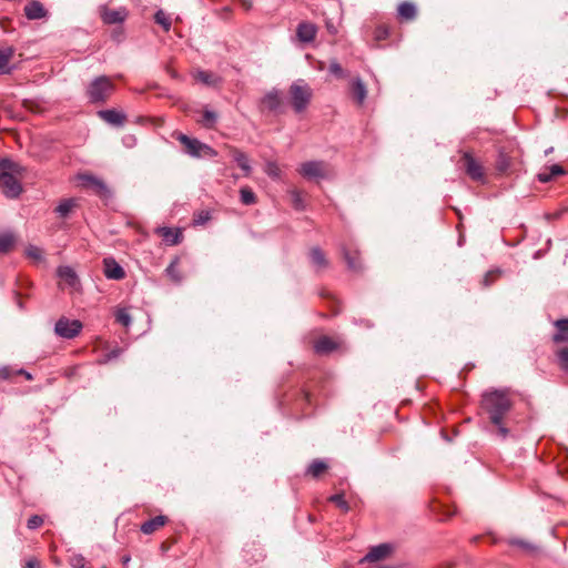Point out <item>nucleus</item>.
I'll list each match as a JSON object with an SVG mask.
<instances>
[{
  "instance_id": "1",
  "label": "nucleus",
  "mask_w": 568,
  "mask_h": 568,
  "mask_svg": "<svg viewBox=\"0 0 568 568\" xmlns=\"http://www.w3.org/2000/svg\"><path fill=\"white\" fill-rule=\"evenodd\" d=\"M514 402L510 397V390L505 389H489L481 396V407L488 414L491 424H494L499 435L506 438L509 434L503 420L507 413L513 408Z\"/></svg>"
},
{
  "instance_id": "2",
  "label": "nucleus",
  "mask_w": 568,
  "mask_h": 568,
  "mask_svg": "<svg viewBox=\"0 0 568 568\" xmlns=\"http://www.w3.org/2000/svg\"><path fill=\"white\" fill-rule=\"evenodd\" d=\"M27 169L9 158L0 159V192L8 199H18L23 192Z\"/></svg>"
},
{
  "instance_id": "3",
  "label": "nucleus",
  "mask_w": 568,
  "mask_h": 568,
  "mask_svg": "<svg viewBox=\"0 0 568 568\" xmlns=\"http://www.w3.org/2000/svg\"><path fill=\"white\" fill-rule=\"evenodd\" d=\"M114 91V84L110 78L101 75L90 82L87 88V97L91 103H103Z\"/></svg>"
},
{
  "instance_id": "4",
  "label": "nucleus",
  "mask_w": 568,
  "mask_h": 568,
  "mask_svg": "<svg viewBox=\"0 0 568 568\" xmlns=\"http://www.w3.org/2000/svg\"><path fill=\"white\" fill-rule=\"evenodd\" d=\"M312 94V89L303 80H298L290 87L291 103L296 113L306 110L311 102Z\"/></svg>"
},
{
  "instance_id": "5",
  "label": "nucleus",
  "mask_w": 568,
  "mask_h": 568,
  "mask_svg": "<svg viewBox=\"0 0 568 568\" xmlns=\"http://www.w3.org/2000/svg\"><path fill=\"white\" fill-rule=\"evenodd\" d=\"M176 140L184 145L185 153L192 158H214L217 155L213 148L186 134L179 133Z\"/></svg>"
},
{
  "instance_id": "6",
  "label": "nucleus",
  "mask_w": 568,
  "mask_h": 568,
  "mask_svg": "<svg viewBox=\"0 0 568 568\" xmlns=\"http://www.w3.org/2000/svg\"><path fill=\"white\" fill-rule=\"evenodd\" d=\"M80 185L82 187L92 190L100 199L103 201H109L112 199V192L105 182L98 176L89 173L79 174L77 176Z\"/></svg>"
},
{
  "instance_id": "7",
  "label": "nucleus",
  "mask_w": 568,
  "mask_h": 568,
  "mask_svg": "<svg viewBox=\"0 0 568 568\" xmlns=\"http://www.w3.org/2000/svg\"><path fill=\"white\" fill-rule=\"evenodd\" d=\"M298 173L307 180L328 178L331 170L324 161H307L300 165Z\"/></svg>"
},
{
  "instance_id": "8",
  "label": "nucleus",
  "mask_w": 568,
  "mask_h": 568,
  "mask_svg": "<svg viewBox=\"0 0 568 568\" xmlns=\"http://www.w3.org/2000/svg\"><path fill=\"white\" fill-rule=\"evenodd\" d=\"M82 328L81 321L62 316L55 322L54 333L61 338L73 339L81 333Z\"/></svg>"
},
{
  "instance_id": "9",
  "label": "nucleus",
  "mask_w": 568,
  "mask_h": 568,
  "mask_svg": "<svg viewBox=\"0 0 568 568\" xmlns=\"http://www.w3.org/2000/svg\"><path fill=\"white\" fill-rule=\"evenodd\" d=\"M100 16L104 23L116 24L124 22L129 16V12L124 7L111 9L106 6H102L100 8Z\"/></svg>"
},
{
  "instance_id": "10",
  "label": "nucleus",
  "mask_w": 568,
  "mask_h": 568,
  "mask_svg": "<svg viewBox=\"0 0 568 568\" xmlns=\"http://www.w3.org/2000/svg\"><path fill=\"white\" fill-rule=\"evenodd\" d=\"M463 162L466 173L475 181L484 179V170L481 164L473 156L470 152L463 153Z\"/></svg>"
},
{
  "instance_id": "11",
  "label": "nucleus",
  "mask_w": 568,
  "mask_h": 568,
  "mask_svg": "<svg viewBox=\"0 0 568 568\" xmlns=\"http://www.w3.org/2000/svg\"><path fill=\"white\" fill-rule=\"evenodd\" d=\"M57 274L60 280L64 283L65 286L71 288L72 291L80 290V280L77 275L75 271L70 266H60L57 270Z\"/></svg>"
},
{
  "instance_id": "12",
  "label": "nucleus",
  "mask_w": 568,
  "mask_h": 568,
  "mask_svg": "<svg viewBox=\"0 0 568 568\" xmlns=\"http://www.w3.org/2000/svg\"><path fill=\"white\" fill-rule=\"evenodd\" d=\"M103 272L109 280H122L125 276L123 267L112 257L103 260Z\"/></svg>"
},
{
  "instance_id": "13",
  "label": "nucleus",
  "mask_w": 568,
  "mask_h": 568,
  "mask_svg": "<svg viewBox=\"0 0 568 568\" xmlns=\"http://www.w3.org/2000/svg\"><path fill=\"white\" fill-rule=\"evenodd\" d=\"M393 547L389 544H379L372 547L362 561L375 562L383 560L390 555Z\"/></svg>"
},
{
  "instance_id": "14",
  "label": "nucleus",
  "mask_w": 568,
  "mask_h": 568,
  "mask_svg": "<svg viewBox=\"0 0 568 568\" xmlns=\"http://www.w3.org/2000/svg\"><path fill=\"white\" fill-rule=\"evenodd\" d=\"M317 34V27L307 21L298 23L296 28V37L303 43H310L315 40Z\"/></svg>"
},
{
  "instance_id": "15",
  "label": "nucleus",
  "mask_w": 568,
  "mask_h": 568,
  "mask_svg": "<svg viewBox=\"0 0 568 568\" xmlns=\"http://www.w3.org/2000/svg\"><path fill=\"white\" fill-rule=\"evenodd\" d=\"M230 155L236 162V164L241 168V170L244 172V175L248 176L252 172V166L250 164L248 156L241 150L230 146Z\"/></svg>"
},
{
  "instance_id": "16",
  "label": "nucleus",
  "mask_w": 568,
  "mask_h": 568,
  "mask_svg": "<svg viewBox=\"0 0 568 568\" xmlns=\"http://www.w3.org/2000/svg\"><path fill=\"white\" fill-rule=\"evenodd\" d=\"M98 115L106 123L115 125V126H122L126 119L124 113L119 112L114 109L101 110L98 112Z\"/></svg>"
},
{
  "instance_id": "17",
  "label": "nucleus",
  "mask_w": 568,
  "mask_h": 568,
  "mask_svg": "<svg viewBox=\"0 0 568 568\" xmlns=\"http://www.w3.org/2000/svg\"><path fill=\"white\" fill-rule=\"evenodd\" d=\"M338 348V344L328 336L320 337L314 344V351L320 355H327Z\"/></svg>"
},
{
  "instance_id": "18",
  "label": "nucleus",
  "mask_w": 568,
  "mask_h": 568,
  "mask_svg": "<svg viewBox=\"0 0 568 568\" xmlns=\"http://www.w3.org/2000/svg\"><path fill=\"white\" fill-rule=\"evenodd\" d=\"M168 523V517L163 515L155 516L141 525V531L151 535L162 528Z\"/></svg>"
},
{
  "instance_id": "19",
  "label": "nucleus",
  "mask_w": 568,
  "mask_h": 568,
  "mask_svg": "<svg viewBox=\"0 0 568 568\" xmlns=\"http://www.w3.org/2000/svg\"><path fill=\"white\" fill-rule=\"evenodd\" d=\"M156 233L168 245H176L181 242L182 233L180 230H172L170 227L163 226L156 229Z\"/></svg>"
},
{
  "instance_id": "20",
  "label": "nucleus",
  "mask_w": 568,
  "mask_h": 568,
  "mask_svg": "<svg viewBox=\"0 0 568 568\" xmlns=\"http://www.w3.org/2000/svg\"><path fill=\"white\" fill-rule=\"evenodd\" d=\"M351 88L356 103L358 105H363L367 97V89L365 83L359 78H355L351 83Z\"/></svg>"
},
{
  "instance_id": "21",
  "label": "nucleus",
  "mask_w": 568,
  "mask_h": 568,
  "mask_svg": "<svg viewBox=\"0 0 568 568\" xmlns=\"http://www.w3.org/2000/svg\"><path fill=\"white\" fill-rule=\"evenodd\" d=\"M261 103H262L263 108H265L270 111H277L282 103L278 91L272 90L268 93H266L263 97Z\"/></svg>"
},
{
  "instance_id": "22",
  "label": "nucleus",
  "mask_w": 568,
  "mask_h": 568,
  "mask_svg": "<svg viewBox=\"0 0 568 568\" xmlns=\"http://www.w3.org/2000/svg\"><path fill=\"white\" fill-rule=\"evenodd\" d=\"M310 258H311L313 266L317 271L324 270L328 266V261H327L324 252L320 247L311 248Z\"/></svg>"
},
{
  "instance_id": "23",
  "label": "nucleus",
  "mask_w": 568,
  "mask_h": 568,
  "mask_svg": "<svg viewBox=\"0 0 568 568\" xmlns=\"http://www.w3.org/2000/svg\"><path fill=\"white\" fill-rule=\"evenodd\" d=\"M565 170L559 164H552L549 168H546L544 171L538 173V181L541 183L550 182L555 176L562 175Z\"/></svg>"
},
{
  "instance_id": "24",
  "label": "nucleus",
  "mask_w": 568,
  "mask_h": 568,
  "mask_svg": "<svg viewBox=\"0 0 568 568\" xmlns=\"http://www.w3.org/2000/svg\"><path fill=\"white\" fill-rule=\"evenodd\" d=\"M555 327L557 332L552 336V341L555 343L568 342V318L557 320L555 322Z\"/></svg>"
},
{
  "instance_id": "25",
  "label": "nucleus",
  "mask_w": 568,
  "mask_h": 568,
  "mask_svg": "<svg viewBox=\"0 0 568 568\" xmlns=\"http://www.w3.org/2000/svg\"><path fill=\"white\" fill-rule=\"evenodd\" d=\"M397 12H398L399 18L403 20H406V21L414 20L417 14L416 6L414 3L407 2V1L402 2L398 6Z\"/></svg>"
},
{
  "instance_id": "26",
  "label": "nucleus",
  "mask_w": 568,
  "mask_h": 568,
  "mask_svg": "<svg viewBox=\"0 0 568 568\" xmlns=\"http://www.w3.org/2000/svg\"><path fill=\"white\" fill-rule=\"evenodd\" d=\"M194 78L197 81H200L203 84L209 85V87H215L221 82V79L219 77H216L214 73L203 71V70L196 71V73L194 74Z\"/></svg>"
},
{
  "instance_id": "27",
  "label": "nucleus",
  "mask_w": 568,
  "mask_h": 568,
  "mask_svg": "<svg viewBox=\"0 0 568 568\" xmlns=\"http://www.w3.org/2000/svg\"><path fill=\"white\" fill-rule=\"evenodd\" d=\"M16 244V237L11 232L0 234V254L9 253Z\"/></svg>"
},
{
  "instance_id": "28",
  "label": "nucleus",
  "mask_w": 568,
  "mask_h": 568,
  "mask_svg": "<svg viewBox=\"0 0 568 568\" xmlns=\"http://www.w3.org/2000/svg\"><path fill=\"white\" fill-rule=\"evenodd\" d=\"M511 165V159L510 156L501 149L498 152L497 160H496V170L499 173H506Z\"/></svg>"
},
{
  "instance_id": "29",
  "label": "nucleus",
  "mask_w": 568,
  "mask_h": 568,
  "mask_svg": "<svg viewBox=\"0 0 568 568\" xmlns=\"http://www.w3.org/2000/svg\"><path fill=\"white\" fill-rule=\"evenodd\" d=\"M74 206L75 201L73 199H65L59 203L54 211L59 216L65 217L69 215V213L72 211Z\"/></svg>"
},
{
  "instance_id": "30",
  "label": "nucleus",
  "mask_w": 568,
  "mask_h": 568,
  "mask_svg": "<svg viewBox=\"0 0 568 568\" xmlns=\"http://www.w3.org/2000/svg\"><path fill=\"white\" fill-rule=\"evenodd\" d=\"M240 197H241V202L244 205H252V204L256 203V195L247 186L241 187Z\"/></svg>"
},
{
  "instance_id": "31",
  "label": "nucleus",
  "mask_w": 568,
  "mask_h": 568,
  "mask_svg": "<svg viewBox=\"0 0 568 568\" xmlns=\"http://www.w3.org/2000/svg\"><path fill=\"white\" fill-rule=\"evenodd\" d=\"M327 468V465L318 459H315L311 463V465L307 468V474H310L313 477H318L323 471H325Z\"/></svg>"
},
{
  "instance_id": "32",
  "label": "nucleus",
  "mask_w": 568,
  "mask_h": 568,
  "mask_svg": "<svg viewBox=\"0 0 568 568\" xmlns=\"http://www.w3.org/2000/svg\"><path fill=\"white\" fill-rule=\"evenodd\" d=\"M264 172L273 180H278L281 178V169L274 161H266Z\"/></svg>"
},
{
  "instance_id": "33",
  "label": "nucleus",
  "mask_w": 568,
  "mask_h": 568,
  "mask_svg": "<svg viewBox=\"0 0 568 568\" xmlns=\"http://www.w3.org/2000/svg\"><path fill=\"white\" fill-rule=\"evenodd\" d=\"M11 51H2L0 50V74L10 73L11 69L9 67V62L11 59Z\"/></svg>"
},
{
  "instance_id": "34",
  "label": "nucleus",
  "mask_w": 568,
  "mask_h": 568,
  "mask_svg": "<svg viewBox=\"0 0 568 568\" xmlns=\"http://www.w3.org/2000/svg\"><path fill=\"white\" fill-rule=\"evenodd\" d=\"M115 320L119 324L123 325L124 327H129L132 322L131 316L128 310L125 308L118 310V312L115 313Z\"/></svg>"
},
{
  "instance_id": "35",
  "label": "nucleus",
  "mask_w": 568,
  "mask_h": 568,
  "mask_svg": "<svg viewBox=\"0 0 568 568\" xmlns=\"http://www.w3.org/2000/svg\"><path fill=\"white\" fill-rule=\"evenodd\" d=\"M72 568H92L89 561L82 555H73L70 557Z\"/></svg>"
},
{
  "instance_id": "36",
  "label": "nucleus",
  "mask_w": 568,
  "mask_h": 568,
  "mask_svg": "<svg viewBox=\"0 0 568 568\" xmlns=\"http://www.w3.org/2000/svg\"><path fill=\"white\" fill-rule=\"evenodd\" d=\"M328 500L334 503L338 508H341L345 513L349 510L348 503L345 500L343 494H335L331 496Z\"/></svg>"
},
{
  "instance_id": "37",
  "label": "nucleus",
  "mask_w": 568,
  "mask_h": 568,
  "mask_svg": "<svg viewBox=\"0 0 568 568\" xmlns=\"http://www.w3.org/2000/svg\"><path fill=\"white\" fill-rule=\"evenodd\" d=\"M344 257H345L346 263L351 270H353V271L359 270V261H358L356 253L351 254L349 252L344 251Z\"/></svg>"
},
{
  "instance_id": "38",
  "label": "nucleus",
  "mask_w": 568,
  "mask_h": 568,
  "mask_svg": "<svg viewBox=\"0 0 568 568\" xmlns=\"http://www.w3.org/2000/svg\"><path fill=\"white\" fill-rule=\"evenodd\" d=\"M216 119H217V116H216V114L213 111L205 110L204 113H203V118L201 120V123L205 128H212L215 124Z\"/></svg>"
},
{
  "instance_id": "39",
  "label": "nucleus",
  "mask_w": 568,
  "mask_h": 568,
  "mask_svg": "<svg viewBox=\"0 0 568 568\" xmlns=\"http://www.w3.org/2000/svg\"><path fill=\"white\" fill-rule=\"evenodd\" d=\"M211 220V213L209 211H200L193 216L194 225H204L206 222Z\"/></svg>"
},
{
  "instance_id": "40",
  "label": "nucleus",
  "mask_w": 568,
  "mask_h": 568,
  "mask_svg": "<svg viewBox=\"0 0 568 568\" xmlns=\"http://www.w3.org/2000/svg\"><path fill=\"white\" fill-rule=\"evenodd\" d=\"M154 19H155V22L161 24L165 31L170 30L171 21L162 10H159L155 13Z\"/></svg>"
},
{
  "instance_id": "41",
  "label": "nucleus",
  "mask_w": 568,
  "mask_h": 568,
  "mask_svg": "<svg viewBox=\"0 0 568 568\" xmlns=\"http://www.w3.org/2000/svg\"><path fill=\"white\" fill-rule=\"evenodd\" d=\"M328 71H329V73H332L336 78H341L342 79V78L346 77V72L344 71L342 65L336 60H332L331 61Z\"/></svg>"
},
{
  "instance_id": "42",
  "label": "nucleus",
  "mask_w": 568,
  "mask_h": 568,
  "mask_svg": "<svg viewBox=\"0 0 568 568\" xmlns=\"http://www.w3.org/2000/svg\"><path fill=\"white\" fill-rule=\"evenodd\" d=\"M557 356H558V359H559L560 366H561L564 369H567V368H568V347H564V348H561V349L557 353Z\"/></svg>"
},
{
  "instance_id": "43",
  "label": "nucleus",
  "mask_w": 568,
  "mask_h": 568,
  "mask_svg": "<svg viewBox=\"0 0 568 568\" xmlns=\"http://www.w3.org/2000/svg\"><path fill=\"white\" fill-rule=\"evenodd\" d=\"M291 196H292V201H293V204L296 209H302L303 207V203H302V197H301V193L296 190H293L291 191Z\"/></svg>"
},
{
  "instance_id": "44",
  "label": "nucleus",
  "mask_w": 568,
  "mask_h": 568,
  "mask_svg": "<svg viewBox=\"0 0 568 568\" xmlns=\"http://www.w3.org/2000/svg\"><path fill=\"white\" fill-rule=\"evenodd\" d=\"M375 34L377 40H383L387 38L388 30L385 27H378L375 31Z\"/></svg>"
},
{
  "instance_id": "45",
  "label": "nucleus",
  "mask_w": 568,
  "mask_h": 568,
  "mask_svg": "<svg viewBox=\"0 0 568 568\" xmlns=\"http://www.w3.org/2000/svg\"><path fill=\"white\" fill-rule=\"evenodd\" d=\"M166 273L172 276L175 281H180L179 276L175 274V265L174 263H171L168 267H166Z\"/></svg>"
},
{
  "instance_id": "46",
  "label": "nucleus",
  "mask_w": 568,
  "mask_h": 568,
  "mask_svg": "<svg viewBox=\"0 0 568 568\" xmlns=\"http://www.w3.org/2000/svg\"><path fill=\"white\" fill-rule=\"evenodd\" d=\"M26 255L27 257H29L30 260H36V246L33 245H29L26 250Z\"/></svg>"
},
{
  "instance_id": "47",
  "label": "nucleus",
  "mask_w": 568,
  "mask_h": 568,
  "mask_svg": "<svg viewBox=\"0 0 568 568\" xmlns=\"http://www.w3.org/2000/svg\"><path fill=\"white\" fill-rule=\"evenodd\" d=\"M47 17H48V11L45 10V8L42 4H40L38 2V20L42 19V18H47Z\"/></svg>"
},
{
  "instance_id": "48",
  "label": "nucleus",
  "mask_w": 568,
  "mask_h": 568,
  "mask_svg": "<svg viewBox=\"0 0 568 568\" xmlns=\"http://www.w3.org/2000/svg\"><path fill=\"white\" fill-rule=\"evenodd\" d=\"M513 544L514 545H518L519 547L525 548V549H532L534 548L530 544L521 541V540H514Z\"/></svg>"
},
{
  "instance_id": "49",
  "label": "nucleus",
  "mask_w": 568,
  "mask_h": 568,
  "mask_svg": "<svg viewBox=\"0 0 568 568\" xmlns=\"http://www.w3.org/2000/svg\"><path fill=\"white\" fill-rule=\"evenodd\" d=\"M242 8L246 11L251 10L253 3L250 0H240Z\"/></svg>"
},
{
  "instance_id": "50",
  "label": "nucleus",
  "mask_w": 568,
  "mask_h": 568,
  "mask_svg": "<svg viewBox=\"0 0 568 568\" xmlns=\"http://www.w3.org/2000/svg\"><path fill=\"white\" fill-rule=\"evenodd\" d=\"M27 526L29 529H36V515L29 517Z\"/></svg>"
},
{
  "instance_id": "51",
  "label": "nucleus",
  "mask_w": 568,
  "mask_h": 568,
  "mask_svg": "<svg viewBox=\"0 0 568 568\" xmlns=\"http://www.w3.org/2000/svg\"><path fill=\"white\" fill-rule=\"evenodd\" d=\"M326 28H327V31L331 33V34H336L337 33V29L336 27L331 23V22H327L326 23Z\"/></svg>"
},
{
  "instance_id": "52",
  "label": "nucleus",
  "mask_w": 568,
  "mask_h": 568,
  "mask_svg": "<svg viewBox=\"0 0 568 568\" xmlns=\"http://www.w3.org/2000/svg\"><path fill=\"white\" fill-rule=\"evenodd\" d=\"M26 568H36V560L34 559L28 560L26 564Z\"/></svg>"
},
{
  "instance_id": "53",
  "label": "nucleus",
  "mask_w": 568,
  "mask_h": 568,
  "mask_svg": "<svg viewBox=\"0 0 568 568\" xmlns=\"http://www.w3.org/2000/svg\"><path fill=\"white\" fill-rule=\"evenodd\" d=\"M491 276V273H487L484 277V285L488 286L490 284L489 278Z\"/></svg>"
},
{
  "instance_id": "54",
  "label": "nucleus",
  "mask_w": 568,
  "mask_h": 568,
  "mask_svg": "<svg viewBox=\"0 0 568 568\" xmlns=\"http://www.w3.org/2000/svg\"><path fill=\"white\" fill-rule=\"evenodd\" d=\"M18 373H19V374H23V375L26 376V378H27V379H32L31 374L26 373L24 371H19Z\"/></svg>"
},
{
  "instance_id": "55",
  "label": "nucleus",
  "mask_w": 568,
  "mask_h": 568,
  "mask_svg": "<svg viewBox=\"0 0 568 568\" xmlns=\"http://www.w3.org/2000/svg\"><path fill=\"white\" fill-rule=\"evenodd\" d=\"M129 561H130V557L129 556H125V557L122 558V562H123L124 566L128 565Z\"/></svg>"
},
{
  "instance_id": "56",
  "label": "nucleus",
  "mask_w": 568,
  "mask_h": 568,
  "mask_svg": "<svg viewBox=\"0 0 568 568\" xmlns=\"http://www.w3.org/2000/svg\"><path fill=\"white\" fill-rule=\"evenodd\" d=\"M2 376H3L4 378H8V371H7V369H3V371H2Z\"/></svg>"
},
{
  "instance_id": "57",
  "label": "nucleus",
  "mask_w": 568,
  "mask_h": 568,
  "mask_svg": "<svg viewBox=\"0 0 568 568\" xmlns=\"http://www.w3.org/2000/svg\"><path fill=\"white\" fill-rule=\"evenodd\" d=\"M42 524V519L38 516V523H37V526L40 527Z\"/></svg>"
},
{
  "instance_id": "58",
  "label": "nucleus",
  "mask_w": 568,
  "mask_h": 568,
  "mask_svg": "<svg viewBox=\"0 0 568 568\" xmlns=\"http://www.w3.org/2000/svg\"><path fill=\"white\" fill-rule=\"evenodd\" d=\"M170 74H171V77H173V78H176V77H178V74H176V72H175V71H170Z\"/></svg>"
},
{
  "instance_id": "59",
  "label": "nucleus",
  "mask_w": 568,
  "mask_h": 568,
  "mask_svg": "<svg viewBox=\"0 0 568 568\" xmlns=\"http://www.w3.org/2000/svg\"><path fill=\"white\" fill-rule=\"evenodd\" d=\"M129 140H131L132 142L135 141L134 136H129Z\"/></svg>"
}]
</instances>
